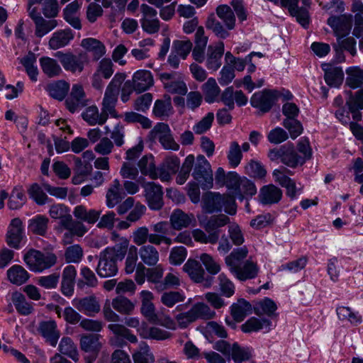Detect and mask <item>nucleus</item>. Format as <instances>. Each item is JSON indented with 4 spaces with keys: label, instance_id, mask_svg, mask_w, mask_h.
<instances>
[{
    "label": "nucleus",
    "instance_id": "e2e57ef3",
    "mask_svg": "<svg viewBox=\"0 0 363 363\" xmlns=\"http://www.w3.org/2000/svg\"><path fill=\"white\" fill-rule=\"evenodd\" d=\"M194 160L195 157L193 155H189L185 158L176 179L178 184H183L186 182L189 177L190 172L193 168Z\"/></svg>",
    "mask_w": 363,
    "mask_h": 363
},
{
    "label": "nucleus",
    "instance_id": "4d7b16f0",
    "mask_svg": "<svg viewBox=\"0 0 363 363\" xmlns=\"http://www.w3.org/2000/svg\"><path fill=\"white\" fill-rule=\"evenodd\" d=\"M185 298L182 291H169L162 293L160 301L165 306L172 308L177 303L184 301Z\"/></svg>",
    "mask_w": 363,
    "mask_h": 363
},
{
    "label": "nucleus",
    "instance_id": "c85d7f7f",
    "mask_svg": "<svg viewBox=\"0 0 363 363\" xmlns=\"http://www.w3.org/2000/svg\"><path fill=\"white\" fill-rule=\"evenodd\" d=\"M125 194L121 187L119 180L115 179L108 187L106 195V203L108 208H113L119 203L125 197Z\"/></svg>",
    "mask_w": 363,
    "mask_h": 363
},
{
    "label": "nucleus",
    "instance_id": "f03ea898",
    "mask_svg": "<svg viewBox=\"0 0 363 363\" xmlns=\"http://www.w3.org/2000/svg\"><path fill=\"white\" fill-rule=\"evenodd\" d=\"M128 245V240L121 238L120 243H116L113 247H108L99 253L96 272L100 277L108 278L117 274L118 271L117 262L124 259Z\"/></svg>",
    "mask_w": 363,
    "mask_h": 363
},
{
    "label": "nucleus",
    "instance_id": "0eeeda50",
    "mask_svg": "<svg viewBox=\"0 0 363 363\" xmlns=\"http://www.w3.org/2000/svg\"><path fill=\"white\" fill-rule=\"evenodd\" d=\"M55 57L60 60L66 71L72 73H81L89 62V57L86 52L74 55L72 52L58 51L55 53Z\"/></svg>",
    "mask_w": 363,
    "mask_h": 363
},
{
    "label": "nucleus",
    "instance_id": "49530a36",
    "mask_svg": "<svg viewBox=\"0 0 363 363\" xmlns=\"http://www.w3.org/2000/svg\"><path fill=\"white\" fill-rule=\"evenodd\" d=\"M204 94L205 101L207 103L214 102L219 96L220 89L214 78H209L201 86Z\"/></svg>",
    "mask_w": 363,
    "mask_h": 363
},
{
    "label": "nucleus",
    "instance_id": "f8f14e48",
    "mask_svg": "<svg viewBox=\"0 0 363 363\" xmlns=\"http://www.w3.org/2000/svg\"><path fill=\"white\" fill-rule=\"evenodd\" d=\"M183 269L188 274L190 279L195 283H204V286L209 287L212 285L213 277L205 278L206 272L201 264L195 259H188L184 264Z\"/></svg>",
    "mask_w": 363,
    "mask_h": 363
},
{
    "label": "nucleus",
    "instance_id": "a878e982",
    "mask_svg": "<svg viewBox=\"0 0 363 363\" xmlns=\"http://www.w3.org/2000/svg\"><path fill=\"white\" fill-rule=\"evenodd\" d=\"M138 166L142 174L149 177L151 179L159 178V167H156L155 158L152 155H146L141 157Z\"/></svg>",
    "mask_w": 363,
    "mask_h": 363
},
{
    "label": "nucleus",
    "instance_id": "4468645a",
    "mask_svg": "<svg viewBox=\"0 0 363 363\" xmlns=\"http://www.w3.org/2000/svg\"><path fill=\"white\" fill-rule=\"evenodd\" d=\"M72 303L79 312L87 316H94L101 310L99 301L94 296L74 298Z\"/></svg>",
    "mask_w": 363,
    "mask_h": 363
},
{
    "label": "nucleus",
    "instance_id": "72a5a7b5",
    "mask_svg": "<svg viewBox=\"0 0 363 363\" xmlns=\"http://www.w3.org/2000/svg\"><path fill=\"white\" fill-rule=\"evenodd\" d=\"M141 313L150 322L153 323L161 324L168 328L173 329L174 322L171 318H167L164 323H161L159 320L156 313L155 308L152 302L142 303L141 305Z\"/></svg>",
    "mask_w": 363,
    "mask_h": 363
},
{
    "label": "nucleus",
    "instance_id": "37998d69",
    "mask_svg": "<svg viewBox=\"0 0 363 363\" xmlns=\"http://www.w3.org/2000/svg\"><path fill=\"white\" fill-rule=\"evenodd\" d=\"M36 60L35 55L31 52L20 59V63L24 67L27 74L33 82H36L38 79V69L35 65Z\"/></svg>",
    "mask_w": 363,
    "mask_h": 363
},
{
    "label": "nucleus",
    "instance_id": "2eb2a0df",
    "mask_svg": "<svg viewBox=\"0 0 363 363\" xmlns=\"http://www.w3.org/2000/svg\"><path fill=\"white\" fill-rule=\"evenodd\" d=\"M327 23L333 28L337 38L344 37L350 33L352 28V15L331 16Z\"/></svg>",
    "mask_w": 363,
    "mask_h": 363
},
{
    "label": "nucleus",
    "instance_id": "bb28decb",
    "mask_svg": "<svg viewBox=\"0 0 363 363\" xmlns=\"http://www.w3.org/2000/svg\"><path fill=\"white\" fill-rule=\"evenodd\" d=\"M323 69L325 72L324 79L328 86L338 87L342 84L344 72L341 67L325 65Z\"/></svg>",
    "mask_w": 363,
    "mask_h": 363
},
{
    "label": "nucleus",
    "instance_id": "20e7f679",
    "mask_svg": "<svg viewBox=\"0 0 363 363\" xmlns=\"http://www.w3.org/2000/svg\"><path fill=\"white\" fill-rule=\"evenodd\" d=\"M125 78L126 74L125 73H116L106 89L102 101L101 111H103L108 116L109 114L112 116H116L115 107L118 100L120 88Z\"/></svg>",
    "mask_w": 363,
    "mask_h": 363
},
{
    "label": "nucleus",
    "instance_id": "c03bdc74",
    "mask_svg": "<svg viewBox=\"0 0 363 363\" xmlns=\"http://www.w3.org/2000/svg\"><path fill=\"white\" fill-rule=\"evenodd\" d=\"M40 65L43 73L48 77H57L62 72V68L57 62L51 57H41Z\"/></svg>",
    "mask_w": 363,
    "mask_h": 363
},
{
    "label": "nucleus",
    "instance_id": "aec40b11",
    "mask_svg": "<svg viewBox=\"0 0 363 363\" xmlns=\"http://www.w3.org/2000/svg\"><path fill=\"white\" fill-rule=\"evenodd\" d=\"M174 75V73L162 72L160 74L159 77L167 92L179 95L186 94L188 89L184 82L182 80L171 81Z\"/></svg>",
    "mask_w": 363,
    "mask_h": 363
},
{
    "label": "nucleus",
    "instance_id": "6e6552de",
    "mask_svg": "<svg viewBox=\"0 0 363 363\" xmlns=\"http://www.w3.org/2000/svg\"><path fill=\"white\" fill-rule=\"evenodd\" d=\"M286 173L291 174V171L287 169L286 167H281L274 169L272 176L275 182L286 189V196L293 200L296 199L298 195L301 194L302 187L298 188L295 181L286 175Z\"/></svg>",
    "mask_w": 363,
    "mask_h": 363
},
{
    "label": "nucleus",
    "instance_id": "864d4df0",
    "mask_svg": "<svg viewBox=\"0 0 363 363\" xmlns=\"http://www.w3.org/2000/svg\"><path fill=\"white\" fill-rule=\"evenodd\" d=\"M152 112L155 117L162 120L171 116L173 113V107L170 97H168L167 101L157 100L155 102Z\"/></svg>",
    "mask_w": 363,
    "mask_h": 363
},
{
    "label": "nucleus",
    "instance_id": "bf43d9fd",
    "mask_svg": "<svg viewBox=\"0 0 363 363\" xmlns=\"http://www.w3.org/2000/svg\"><path fill=\"white\" fill-rule=\"evenodd\" d=\"M38 21L35 23V34L38 38L43 37L57 26V22L55 19L46 20L43 18H38Z\"/></svg>",
    "mask_w": 363,
    "mask_h": 363
},
{
    "label": "nucleus",
    "instance_id": "58836bf2",
    "mask_svg": "<svg viewBox=\"0 0 363 363\" xmlns=\"http://www.w3.org/2000/svg\"><path fill=\"white\" fill-rule=\"evenodd\" d=\"M29 277L28 272L21 265L15 264L7 270L8 279L17 286L26 283Z\"/></svg>",
    "mask_w": 363,
    "mask_h": 363
},
{
    "label": "nucleus",
    "instance_id": "6ab92c4d",
    "mask_svg": "<svg viewBox=\"0 0 363 363\" xmlns=\"http://www.w3.org/2000/svg\"><path fill=\"white\" fill-rule=\"evenodd\" d=\"M38 330L46 340L47 342L52 347L56 346L60 336V333L55 320H50L40 322Z\"/></svg>",
    "mask_w": 363,
    "mask_h": 363
},
{
    "label": "nucleus",
    "instance_id": "f3484780",
    "mask_svg": "<svg viewBox=\"0 0 363 363\" xmlns=\"http://www.w3.org/2000/svg\"><path fill=\"white\" fill-rule=\"evenodd\" d=\"M224 53V43L220 41L215 45H210L207 48L206 66L207 69L216 71L222 65V57Z\"/></svg>",
    "mask_w": 363,
    "mask_h": 363
},
{
    "label": "nucleus",
    "instance_id": "c9c22d12",
    "mask_svg": "<svg viewBox=\"0 0 363 363\" xmlns=\"http://www.w3.org/2000/svg\"><path fill=\"white\" fill-rule=\"evenodd\" d=\"M345 85L352 89L363 87V69L359 67H350L346 69Z\"/></svg>",
    "mask_w": 363,
    "mask_h": 363
},
{
    "label": "nucleus",
    "instance_id": "338daca9",
    "mask_svg": "<svg viewBox=\"0 0 363 363\" xmlns=\"http://www.w3.org/2000/svg\"><path fill=\"white\" fill-rule=\"evenodd\" d=\"M83 250L79 245H71L65 250V259L67 263H79L83 257Z\"/></svg>",
    "mask_w": 363,
    "mask_h": 363
},
{
    "label": "nucleus",
    "instance_id": "f257e3e1",
    "mask_svg": "<svg viewBox=\"0 0 363 363\" xmlns=\"http://www.w3.org/2000/svg\"><path fill=\"white\" fill-rule=\"evenodd\" d=\"M272 162L280 161L284 165L295 169L302 166L312 156V150L309 142L301 139L297 145V150L292 144L287 143L279 147L270 149L267 154Z\"/></svg>",
    "mask_w": 363,
    "mask_h": 363
},
{
    "label": "nucleus",
    "instance_id": "393cba45",
    "mask_svg": "<svg viewBox=\"0 0 363 363\" xmlns=\"http://www.w3.org/2000/svg\"><path fill=\"white\" fill-rule=\"evenodd\" d=\"M138 254L144 266L155 267L160 260V253L154 245L152 244L141 246L138 251Z\"/></svg>",
    "mask_w": 363,
    "mask_h": 363
},
{
    "label": "nucleus",
    "instance_id": "a19ab883",
    "mask_svg": "<svg viewBox=\"0 0 363 363\" xmlns=\"http://www.w3.org/2000/svg\"><path fill=\"white\" fill-rule=\"evenodd\" d=\"M164 274V269L162 265H156L155 267L146 269V277L149 282L155 284V289L158 292L164 291V285L161 280Z\"/></svg>",
    "mask_w": 363,
    "mask_h": 363
},
{
    "label": "nucleus",
    "instance_id": "6e6d98bb",
    "mask_svg": "<svg viewBox=\"0 0 363 363\" xmlns=\"http://www.w3.org/2000/svg\"><path fill=\"white\" fill-rule=\"evenodd\" d=\"M229 223L230 218L228 216L220 214L211 216L203 226L206 232H220L218 228L225 226Z\"/></svg>",
    "mask_w": 363,
    "mask_h": 363
},
{
    "label": "nucleus",
    "instance_id": "680f3d73",
    "mask_svg": "<svg viewBox=\"0 0 363 363\" xmlns=\"http://www.w3.org/2000/svg\"><path fill=\"white\" fill-rule=\"evenodd\" d=\"M112 307L121 314H130L133 311L134 304L126 297L118 296L112 300Z\"/></svg>",
    "mask_w": 363,
    "mask_h": 363
},
{
    "label": "nucleus",
    "instance_id": "4c0bfd02",
    "mask_svg": "<svg viewBox=\"0 0 363 363\" xmlns=\"http://www.w3.org/2000/svg\"><path fill=\"white\" fill-rule=\"evenodd\" d=\"M258 272V268L253 262L247 260L243 266L240 265L233 273L239 280L245 281L247 279H253Z\"/></svg>",
    "mask_w": 363,
    "mask_h": 363
},
{
    "label": "nucleus",
    "instance_id": "603ef678",
    "mask_svg": "<svg viewBox=\"0 0 363 363\" xmlns=\"http://www.w3.org/2000/svg\"><path fill=\"white\" fill-rule=\"evenodd\" d=\"M155 235L150 233L146 226L136 228L132 233L133 242L138 246L146 245L147 242L153 245Z\"/></svg>",
    "mask_w": 363,
    "mask_h": 363
},
{
    "label": "nucleus",
    "instance_id": "0e129e2a",
    "mask_svg": "<svg viewBox=\"0 0 363 363\" xmlns=\"http://www.w3.org/2000/svg\"><path fill=\"white\" fill-rule=\"evenodd\" d=\"M48 223V218L43 216H38L30 220L28 228L33 233L44 235L47 232Z\"/></svg>",
    "mask_w": 363,
    "mask_h": 363
},
{
    "label": "nucleus",
    "instance_id": "09e8293b",
    "mask_svg": "<svg viewBox=\"0 0 363 363\" xmlns=\"http://www.w3.org/2000/svg\"><path fill=\"white\" fill-rule=\"evenodd\" d=\"M223 196L219 193H210L203 201V209L208 213L222 211Z\"/></svg>",
    "mask_w": 363,
    "mask_h": 363
},
{
    "label": "nucleus",
    "instance_id": "de8ad7c7",
    "mask_svg": "<svg viewBox=\"0 0 363 363\" xmlns=\"http://www.w3.org/2000/svg\"><path fill=\"white\" fill-rule=\"evenodd\" d=\"M277 309L275 302L269 298L257 301L254 306L255 313L258 315H266L268 317L276 315Z\"/></svg>",
    "mask_w": 363,
    "mask_h": 363
},
{
    "label": "nucleus",
    "instance_id": "423d86ee",
    "mask_svg": "<svg viewBox=\"0 0 363 363\" xmlns=\"http://www.w3.org/2000/svg\"><path fill=\"white\" fill-rule=\"evenodd\" d=\"M192 176L200 184L203 189H210L213 187V171L209 162L203 155L196 157L193 165Z\"/></svg>",
    "mask_w": 363,
    "mask_h": 363
},
{
    "label": "nucleus",
    "instance_id": "69168bd1",
    "mask_svg": "<svg viewBox=\"0 0 363 363\" xmlns=\"http://www.w3.org/2000/svg\"><path fill=\"white\" fill-rule=\"evenodd\" d=\"M337 315L341 320H348L352 324L357 325L362 322V317L352 311L349 307L339 306L336 310Z\"/></svg>",
    "mask_w": 363,
    "mask_h": 363
},
{
    "label": "nucleus",
    "instance_id": "9b49d317",
    "mask_svg": "<svg viewBox=\"0 0 363 363\" xmlns=\"http://www.w3.org/2000/svg\"><path fill=\"white\" fill-rule=\"evenodd\" d=\"M140 11L143 14L140 19L143 30L149 34L157 33L160 30V24L159 19L157 18V11L145 4L140 6Z\"/></svg>",
    "mask_w": 363,
    "mask_h": 363
},
{
    "label": "nucleus",
    "instance_id": "79ce46f5",
    "mask_svg": "<svg viewBox=\"0 0 363 363\" xmlns=\"http://www.w3.org/2000/svg\"><path fill=\"white\" fill-rule=\"evenodd\" d=\"M82 4L77 1H72L64 9V18L65 21L69 23L75 29H81L82 25L77 12Z\"/></svg>",
    "mask_w": 363,
    "mask_h": 363
},
{
    "label": "nucleus",
    "instance_id": "473e14b6",
    "mask_svg": "<svg viewBox=\"0 0 363 363\" xmlns=\"http://www.w3.org/2000/svg\"><path fill=\"white\" fill-rule=\"evenodd\" d=\"M81 46L86 51L92 53L93 59L99 60L106 53L105 45L99 40L89 38L82 40Z\"/></svg>",
    "mask_w": 363,
    "mask_h": 363
},
{
    "label": "nucleus",
    "instance_id": "2f4dec72",
    "mask_svg": "<svg viewBox=\"0 0 363 363\" xmlns=\"http://www.w3.org/2000/svg\"><path fill=\"white\" fill-rule=\"evenodd\" d=\"M73 38L74 35L70 29L57 31L50 39L49 46L52 50H57L68 45Z\"/></svg>",
    "mask_w": 363,
    "mask_h": 363
},
{
    "label": "nucleus",
    "instance_id": "412c9836",
    "mask_svg": "<svg viewBox=\"0 0 363 363\" xmlns=\"http://www.w3.org/2000/svg\"><path fill=\"white\" fill-rule=\"evenodd\" d=\"M282 191L273 184L264 186L259 195L260 202L264 205L277 203L282 198Z\"/></svg>",
    "mask_w": 363,
    "mask_h": 363
},
{
    "label": "nucleus",
    "instance_id": "052dcab7",
    "mask_svg": "<svg viewBox=\"0 0 363 363\" xmlns=\"http://www.w3.org/2000/svg\"><path fill=\"white\" fill-rule=\"evenodd\" d=\"M207 233H208V235L200 229H195L192 231V236L196 242L201 243L213 245L218 242L220 237L219 231Z\"/></svg>",
    "mask_w": 363,
    "mask_h": 363
},
{
    "label": "nucleus",
    "instance_id": "774afa93",
    "mask_svg": "<svg viewBox=\"0 0 363 363\" xmlns=\"http://www.w3.org/2000/svg\"><path fill=\"white\" fill-rule=\"evenodd\" d=\"M230 355L235 363L247 361L251 357L249 348L242 347L237 342L233 344Z\"/></svg>",
    "mask_w": 363,
    "mask_h": 363
},
{
    "label": "nucleus",
    "instance_id": "5701e85b",
    "mask_svg": "<svg viewBox=\"0 0 363 363\" xmlns=\"http://www.w3.org/2000/svg\"><path fill=\"white\" fill-rule=\"evenodd\" d=\"M99 337V335L88 334L82 335L80 339L81 349L85 352L91 354V361L95 359L102 346Z\"/></svg>",
    "mask_w": 363,
    "mask_h": 363
},
{
    "label": "nucleus",
    "instance_id": "c756f323",
    "mask_svg": "<svg viewBox=\"0 0 363 363\" xmlns=\"http://www.w3.org/2000/svg\"><path fill=\"white\" fill-rule=\"evenodd\" d=\"M82 117L89 125H103L108 119V116L103 111L99 113L96 106H90L82 113Z\"/></svg>",
    "mask_w": 363,
    "mask_h": 363
},
{
    "label": "nucleus",
    "instance_id": "ea45409f",
    "mask_svg": "<svg viewBox=\"0 0 363 363\" xmlns=\"http://www.w3.org/2000/svg\"><path fill=\"white\" fill-rule=\"evenodd\" d=\"M11 298L18 313L23 315H28L32 313L33 307L30 303L27 301L22 293L14 291L11 294Z\"/></svg>",
    "mask_w": 363,
    "mask_h": 363
},
{
    "label": "nucleus",
    "instance_id": "9d476101",
    "mask_svg": "<svg viewBox=\"0 0 363 363\" xmlns=\"http://www.w3.org/2000/svg\"><path fill=\"white\" fill-rule=\"evenodd\" d=\"M143 187L150 208L155 211L161 209L164 205L162 186L155 182H147Z\"/></svg>",
    "mask_w": 363,
    "mask_h": 363
},
{
    "label": "nucleus",
    "instance_id": "39448f33",
    "mask_svg": "<svg viewBox=\"0 0 363 363\" xmlns=\"http://www.w3.org/2000/svg\"><path fill=\"white\" fill-rule=\"evenodd\" d=\"M23 259L30 271L41 272L56 264L57 256L52 252L31 249L24 255Z\"/></svg>",
    "mask_w": 363,
    "mask_h": 363
},
{
    "label": "nucleus",
    "instance_id": "8fccbe9b",
    "mask_svg": "<svg viewBox=\"0 0 363 363\" xmlns=\"http://www.w3.org/2000/svg\"><path fill=\"white\" fill-rule=\"evenodd\" d=\"M252 310L251 304L245 299H239L231 306V315L237 322H241Z\"/></svg>",
    "mask_w": 363,
    "mask_h": 363
},
{
    "label": "nucleus",
    "instance_id": "b1692460",
    "mask_svg": "<svg viewBox=\"0 0 363 363\" xmlns=\"http://www.w3.org/2000/svg\"><path fill=\"white\" fill-rule=\"evenodd\" d=\"M132 82L135 85V91L143 92L154 84L153 76L150 71L138 70L133 76Z\"/></svg>",
    "mask_w": 363,
    "mask_h": 363
},
{
    "label": "nucleus",
    "instance_id": "ddd939ff",
    "mask_svg": "<svg viewBox=\"0 0 363 363\" xmlns=\"http://www.w3.org/2000/svg\"><path fill=\"white\" fill-rule=\"evenodd\" d=\"M86 104L87 99L83 86L79 84H73L70 94L65 100L67 108L71 113H74Z\"/></svg>",
    "mask_w": 363,
    "mask_h": 363
},
{
    "label": "nucleus",
    "instance_id": "a211bd4d",
    "mask_svg": "<svg viewBox=\"0 0 363 363\" xmlns=\"http://www.w3.org/2000/svg\"><path fill=\"white\" fill-rule=\"evenodd\" d=\"M23 226L21 220L15 218L11 220L6 234V242L11 247L18 249L24 237Z\"/></svg>",
    "mask_w": 363,
    "mask_h": 363
},
{
    "label": "nucleus",
    "instance_id": "cd10ccee",
    "mask_svg": "<svg viewBox=\"0 0 363 363\" xmlns=\"http://www.w3.org/2000/svg\"><path fill=\"white\" fill-rule=\"evenodd\" d=\"M180 161L177 156L166 157L162 164L159 167V178L162 182H168L171 175L175 174L179 167Z\"/></svg>",
    "mask_w": 363,
    "mask_h": 363
},
{
    "label": "nucleus",
    "instance_id": "7c9ffc66",
    "mask_svg": "<svg viewBox=\"0 0 363 363\" xmlns=\"http://www.w3.org/2000/svg\"><path fill=\"white\" fill-rule=\"evenodd\" d=\"M272 325V323L269 319L252 317L241 325V329L244 333L257 332L261 330L267 333L271 330Z\"/></svg>",
    "mask_w": 363,
    "mask_h": 363
},
{
    "label": "nucleus",
    "instance_id": "e433bc0d",
    "mask_svg": "<svg viewBox=\"0 0 363 363\" xmlns=\"http://www.w3.org/2000/svg\"><path fill=\"white\" fill-rule=\"evenodd\" d=\"M248 250L245 246L233 250L230 255L225 258V262L229 267L230 272L238 268L242 261L247 256Z\"/></svg>",
    "mask_w": 363,
    "mask_h": 363
},
{
    "label": "nucleus",
    "instance_id": "a18cd8bd",
    "mask_svg": "<svg viewBox=\"0 0 363 363\" xmlns=\"http://www.w3.org/2000/svg\"><path fill=\"white\" fill-rule=\"evenodd\" d=\"M82 279L77 282L78 289H84L86 287L94 288L98 285V279L92 270L88 267H83L80 270Z\"/></svg>",
    "mask_w": 363,
    "mask_h": 363
},
{
    "label": "nucleus",
    "instance_id": "1a4fd4ad",
    "mask_svg": "<svg viewBox=\"0 0 363 363\" xmlns=\"http://www.w3.org/2000/svg\"><path fill=\"white\" fill-rule=\"evenodd\" d=\"M279 94L276 90L264 89L255 93L250 99L251 105L263 113H267L273 106Z\"/></svg>",
    "mask_w": 363,
    "mask_h": 363
},
{
    "label": "nucleus",
    "instance_id": "5fc2aeb1",
    "mask_svg": "<svg viewBox=\"0 0 363 363\" xmlns=\"http://www.w3.org/2000/svg\"><path fill=\"white\" fill-rule=\"evenodd\" d=\"M69 85L65 81H57L48 85V91L50 95L57 100L62 101L67 95Z\"/></svg>",
    "mask_w": 363,
    "mask_h": 363
},
{
    "label": "nucleus",
    "instance_id": "13d9d810",
    "mask_svg": "<svg viewBox=\"0 0 363 363\" xmlns=\"http://www.w3.org/2000/svg\"><path fill=\"white\" fill-rule=\"evenodd\" d=\"M218 16L223 20L226 27L232 30L235 26V17L233 11L230 6L227 5H220L216 9Z\"/></svg>",
    "mask_w": 363,
    "mask_h": 363
},
{
    "label": "nucleus",
    "instance_id": "dca6fc26",
    "mask_svg": "<svg viewBox=\"0 0 363 363\" xmlns=\"http://www.w3.org/2000/svg\"><path fill=\"white\" fill-rule=\"evenodd\" d=\"M171 227L176 230H181L190 226H195L196 220L193 213H186L179 208L173 211L169 218Z\"/></svg>",
    "mask_w": 363,
    "mask_h": 363
},
{
    "label": "nucleus",
    "instance_id": "f704fd0d",
    "mask_svg": "<svg viewBox=\"0 0 363 363\" xmlns=\"http://www.w3.org/2000/svg\"><path fill=\"white\" fill-rule=\"evenodd\" d=\"M101 211L88 209L83 205L74 208L73 214L77 219L89 224L95 223L99 218Z\"/></svg>",
    "mask_w": 363,
    "mask_h": 363
},
{
    "label": "nucleus",
    "instance_id": "7ed1b4c3",
    "mask_svg": "<svg viewBox=\"0 0 363 363\" xmlns=\"http://www.w3.org/2000/svg\"><path fill=\"white\" fill-rule=\"evenodd\" d=\"M216 316V312L203 302L194 303L191 308L186 311L179 313L174 318L180 328H186L190 324L197 320H211Z\"/></svg>",
    "mask_w": 363,
    "mask_h": 363
},
{
    "label": "nucleus",
    "instance_id": "3c124183",
    "mask_svg": "<svg viewBox=\"0 0 363 363\" xmlns=\"http://www.w3.org/2000/svg\"><path fill=\"white\" fill-rule=\"evenodd\" d=\"M256 193L257 189L254 183L246 177H242L240 179L234 196L240 200H243L244 198L252 196Z\"/></svg>",
    "mask_w": 363,
    "mask_h": 363
},
{
    "label": "nucleus",
    "instance_id": "4be33fe9",
    "mask_svg": "<svg viewBox=\"0 0 363 363\" xmlns=\"http://www.w3.org/2000/svg\"><path fill=\"white\" fill-rule=\"evenodd\" d=\"M76 276L77 270L73 265H68L64 268L62 274L61 291L65 296H72Z\"/></svg>",
    "mask_w": 363,
    "mask_h": 363
}]
</instances>
